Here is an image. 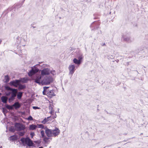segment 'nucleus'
Returning a JSON list of instances; mask_svg holds the SVG:
<instances>
[{
  "label": "nucleus",
  "mask_w": 148,
  "mask_h": 148,
  "mask_svg": "<svg viewBox=\"0 0 148 148\" xmlns=\"http://www.w3.org/2000/svg\"><path fill=\"white\" fill-rule=\"evenodd\" d=\"M41 76L37 75L32 77L34 82L40 85H48L52 83L53 81V77L50 76L46 77L42 79Z\"/></svg>",
  "instance_id": "obj_1"
},
{
  "label": "nucleus",
  "mask_w": 148,
  "mask_h": 148,
  "mask_svg": "<svg viewBox=\"0 0 148 148\" xmlns=\"http://www.w3.org/2000/svg\"><path fill=\"white\" fill-rule=\"evenodd\" d=\"M22 143L23 144L27 145L29 147L34 146V144L32 141L29 138H22L21 139Z\"/></svg>",
  "instance_id": "obj_2"
},
{
  "label": "nucleus",
  "mask_w": 148,
  "mask_h": 148,
  "mask_svg": "<svg viewBox=\"0 0 148 148\" xmlns=\"http://www.w3.org/2000/svg\"><path fill=\"white\" fill-rule=\"evenodd\" d=\"M39 69L36 67V66L31 67V69L28 73V75L29 77H31L33 75L39 72Z\"/></svg>",
  "instance_id": "obj_3"
},
{
  "label": "nucleus",
  "mask_w": 148,
  "mask_h": 148,
  "mask_svg": "<svg viewBox=\"0 0 148 148\" xmlns=\"http://www.w3.org/2000/svg\"><path fill=\"white\" fill-rule=\"evenodd\" d=\"M50 72V70L48 68H44L41 71V75L36 74L35 76L40 75L41 76V77H42L43 76L49 75Z\"/></svg>",
  "instance_id": "obj_4"
},
{
  "label": "nucleus",
  "mask_w": 148,
  "mask_h": 148,
  "mask_svg": "<svg viewBox=\"0 0 148 148\" xmlns=\"http://www.w3.org/2000/svg\"><path fill=\"white\" fill-rule=\"evenodd\" d=\"M14 126L16 130L18 131L23 130L25 128V126L19 123H15Z\"/></svg>",
  "instance_id": "obj_5"
},
{
  "label": "nucleus",
  "mask_w": 148,
  "mask_h": 148,
  "mask_svg": "<svg viewBox=\"0 0 148 148\" xmlns=\"http://www.w3.org/2000/svg\"><path fill=\"white\" fill-rule=\"evenodd\" d=\"M99 23L98 22L94 21L90 25V27L91 30H95L98 29L99 27Z\"/></svg>",
  "instance_id": "obj_6"
},
{
  "label": "nucleus",
  "mask_w": 148,
  "mask_h": 148,
  "mask_svg": "<svg viewBox=\"0 0 148 148\" xmlns=\"http://www.w3.org/2000/svg\"><path fill=\"white\" fill-rule=\"evenodd\" d=\"M20 81L19 80L16 79L10 81L9 84L11 86H14L15 87H17L20 84Z\"/></svg>",
  "instance_id": "obj_7"
},
{
  "label": "nucleus",
  "mask_w": 148,
  "mask_h": 148,
  "mask_svg": "<svg viewBox=\"0 0 148 148\" xmlns=\"http://www.w3.org/2000/svg\"><path fill=\"white\" fill-rule=\"evenodd\" d=\"M124 41L128 42H132V40L130 38V36L128 34L125 33L122 36Z\"/></svg>",
  "instance_id": "obj_8"
},
{
  "label": "nucleus",
  "mask_w": 148,
  "mask_h": 148,
  "mask_svg": "<svg viewBox=\"0 0 148 148\" xmlns=\"http://www.w3.org/2000/svg\"><path fill=\"white\" fill-rule=\"evenodd\" d=\"M68 69L69 71V74L72 76L76 69L75 65L74 64L70 65L69 66Z\"/></svg>",
  "instance_id": "obj_9"
},
{
  "label": "nucleus",
  "mask_w": 148,
  "mask_h": 148,
  "mask_svg": "<svg viewBox=\"0 0 148 148\" xmlns=\"http://www.w3.org/2000/svg\"><path fill=\"white\" fill-rule=\"evenodd\" d=\"M60 132V130L57 128L56 127L54 130H52V136L56 137L59 134Z\"/></svg>",
  "instance_id": "obj_10"
},
{
  "label": "nucleus",
  "mask_w": 148,
  "mask_h": 148,
  "mask_svg": "<svg viewBox=\"0 0 148 148\" xmlns=\"http://www.w3.org/2000/svg\"><path fill=\"white\" fill-rule=\"evenodd\" d=\"M45 132L46 134L48 137H50L52 136V130L48 129L46 127Z\"/></svg>",
  "instance_id": "obj_11"
},
{
  "label": "nucleus",
  "mask_w": 148,
  "mask_h": 148,
  "mask_svg": "<svg viewBox=\"0 0 148 148\" xmlns=\"http://www.w3.org/2000/svg\"><path fill=\"white\" fill-rule=\"evenodd\" d=\"M16 92H12L11 96L9 99V101L10 102H11L13 101L15 99V97L16 96Z\"/></svg>",
  "instance_id": "obj_12"
},
{
  "label": "nucleus",
  "mask_w": 148,
  "mask_h": 148,
  "mask_svg": "<svg viewBox=\"0 0 148 148\" xmlns=\"http://www.w3.org/2000/svg\"><path fill=\"white\" fill-rule=\"evenodd\" d=\"M47 95L49 97L51 98L52 97L55 96L53 90H49L47 89Z\"/></svg>",
  "instance_id": "obj_13"
},
{
  "label": "nucleus",
  "mask_w": 148,
  "mask_h": 148,
  "mask_svg": "<svg viewBox=\"0 0 148 148\" xmlns=\"http://www.w3.org/2000/svg\"><path fill=\"white\" fill-rule=\"evenodd\" d=\"M8 99V97L5 96H2L1 98V100L2 102L4 103H7Z\"/></svg>",
  "instance_id": "obj_14"
},
{
  "label": "nucleus",
  "mask_w": 148,
  "mask_h": 148,
  "mask_svg": "<svg viewBox=\"0 0 148 148\" xmlns=\"http://www.w3.org/2000/svg\"><path fill=\"white\" fill-rule=\"evenodd\" d=\"M5 88L6 90H11L12 92H16L17 91V89L14 88H12L8 86H5Z\"/></svg>",
  "instance_id": "obj_15"
},
{
  "label": "nucleus",
  "mask_w": 148,
  "mask_h": 148,
  "mask_svg": "<svg viewBox=\"0 0 148 148\" xmlns=\"http://www.w3.org/2000/svg\"><path fill=\"white\" fill-rule=\"evenodd\" d=\"M13 107H14L15 109H17L19 108L20 106L21 105L20 103L18 102H15L14 104L12 105Z\"/></svg>",
  "instance_id": "obj_16"
},
{
  "label": "nucleus",
  "mask_w": 148,
  "mask_h": 148,
  "mask_svg": "<svg viewBox=\"0 0 148 148\" xmlns=\"http://www.w3.org/2000/svg\"><path fill=\"white\" fill-rule=\"evenodd\" d=\"M49 88V87L45 86L43 87V91L42 92L43 95H47V89Z\"/></svg>",
  "instance_id": "obj_17"
},
{
  "label": "nucleus",
  "mask_w": 148,
  "mask_h": 148,
  "mask_svg": "<svg viewBox=\"0 0 148 148\" xmlns=\"http://www.w3.org/2000/svg\"><path fill=\"white\" fill-rule=\"evenodd\" d=\"M37 128V126L36 125L32 124L30 125L29 126V129L31 130H35Z\"/></svg>",
  "instance_id": "obj_18"
},
{
  "label": "nucleus",
  "mask_w": 148,
  "mask_h": 148,
  "mask_svg": "<svg viewBox=\"0 0 148 148\" xmlns=\"http://www.w3.org/2000/svg\"><path fill=\"white\" fill-rule=\"evenodd\" d=\"M73 62L74 63L76 64L79 65L81 63V62H80L79 60H78L76 58H74L73 60Z\"/></svg>",
  "instance_id": "obj_19"
},
{
  "label": "nucleus",
  "mask_w": 148,
  "mask_h": 148,
  "mask_svg": "<svg viewBox=\"0 0 148 148\" xmlns=\"http://www.w3.org/2000/svg\"><path fill=\"white\" fill-rule=\"evenodd\" d=\"M23 93L22 92H19L17 95V98L18 99H21L23 95Z\"/></svg>",
  "instance_id": "obj_20"
},
{
  "label": "nucleus",
  "mask_w": 148,
  "mask_h": 148,
  "mask_svg": "<svg viewBox=\"0 0 148 148\" xmlns=\"http://www.w3.org/2000/svg\"><path fill=\"white\" fill-rule=\"evenodd\" d=\"M18 89L19 90H21L22 89H25L26 88V86L25 85H22L21 84H19V85H18Z\"/></svg>",
  "instance_id": "obj_21"
},
{
  "label": "nucleus",
  "mask_w": 148,
  "mask_h": 148,
  "mask_svg": "<svg viewBox=\"0 0 148 148\" xmlns=\"http://www.w3.org/2000/svg\"><path fill=\"white\" fill-rule=\"evenodd\" d=\"M28 81V79L27 78H23L21 79V81L23 83H27Z\"/></svg>",
  "instance_id": "obj_22"
},
{
  "label": "nucleus",
  "mask_w": 148,
  "mask_h": 148,
  "mask_svg": "<svg viewBox=\"0 0 148 148\" xmlns=\"http://www.w3.org/2000/svg\"><path fill=\"white\" fill-rule=\"evenodd\" d=\"M22 131H18L19 132H18V134L21 136H23L25 134V132L23 130H22Z\"/></svg>",
  "instance_id": "obj_23"
},
{
  "label": "nucleus",
  "mask_w": 148,
  "mask_h": 148,
  "mask_svg": "<svg viewBox=\"0 0 148 148\" xmlns=\"http://www.w3.org/2000/svg\"><path fill=\"white\" fill-rule=\"evenodd\" d=\"M5 106L6 108L9 110H12L13 109V106L12 105V106L8 105H6Z\"/></svg>",
  "instance_id": "obj_24"
},
{
  "label": "nucleus",
  "mask_w": 148,
  "mask_h": 148,
  "mask_svg": "<svg viewBox=\"0 0 148 148\" xmlns=\"http://www.w3.org/2000/svg\"><path fill=\"white\" fill-rule=\"evenodd\" d=\"M5 82H8L10 80V78L8 75H6L5 77Z\"/></svg>",
  "instance_id": "obj_25"
},
{
  "label": "nucleus",
  "mask_w": 148,
  "mask_h": 148,
  "mask_svg": "<svg viewBox=\"0 0 148 148\" xmlns=\"http://www.w3.org/2000/svg\"><path fill=\"white\" fill-rule=\"evenodd\" d=\"M49 117H47V118H45L42 122L43 124H45L47 121H49L48 119L49 118Z\"/></svg>",
  "instance_id": "obj_26"
},
{
  "label": "nucleus",
  "mask_w": 148,
  "mask_h": 148,
  "mask_svg": "<svg viewBox=\"0 0 148 148\" xmlns=\"http://www.w3.org/2000/svg\"><path fill=\"white\" fill-rule=\"evenodd\" d=\"M43 141L45 143H47L48 142V140L49 138L46 137V136H45V137H43Z\"/></svg>",
  "instance_id": "obj_27"
},
{
  "label": "nucleus",
  "mask_w": 148,
  "mask_h": 148,
  "mask_svg": "<svg viewBox=\"0 0 148 148\" xmlns=\"http://www.w3.org/2000/svg\"><path fill=\"white\" fill-rule=\"evenodd\" d=\"M10 140H14L17 139V138L16 136H10Z\"/></svg>",
  "instance_id": "obj_28"
},
{
  "label": "nucleus",
  "mask_w": 148,
  "mask_h": 148,
  "mask_svg": "<svg viewBox=\"0 0 148 148\" xmlns=\"http://www.w3.org/2000/svg\"><path fill=\"white\" fill-rule=\"evenodd\" d=\"M40 134L42 138L45 137L46 136L45 135V131L43 130H41L40 132Z\"/></svg>",
  "instance_id": "obj_29"
},
{
  "label": "nucleus",
  "mask_w": 148,
  "mask_h": 148,
  "mask_svg": "<svg viewBox=\"0 0 148 148\" xmlns=\"http://www.w3.org/2000/svg\"><path fill=\"white\" fill-rule=\"evenodd\" d=\"M83 58V56L82 55H81L78 57V59L79 60L80 62H81Z\"/></svg>",
  "instance_id": "obj_30"
},
{
  "label": "nucleus",
  "mask_w": 148,
  "mask_h": 148,
  "mask_svg": "<svg viewBox=\"0 0 148 148\" xmlns=\"http://www.w3.org/2000/svg\"><path fill=\"white\" fill-rule=\"evenodd\" d=\"M50 73H51L53 75H56V71L55 70H50Z\"/></svg>",
  "instance_id": "obj_31"
},
{
  "label": "nucleus",
  "mask_w": 148,
  "mask_h": 148,
  "mask_svg": "<svg viewBox=\"0 0 148 148\" xmlns=\"http://www.w3.org/2000/svg\"><path fill=\"white\" fill-rule=\"evenodd\" d=\"M11 94V92H7L5 93V95L7 97L9 96Z\"/></svg>",
  "instance_id": "obj_32"
},
{
  "label": "nucleus",
  "mask_w": 148,
  "mask_h": 148,
  "mask_svg": "<svg viewBox=\"0 0 148 148\" xmlns=\"http://www.w3.org/2000/svg\"><path fill=\"white\" fill-rule=\"evenodd\" d=\"M2 109H3V112L4 114L7 112L8 110L4 108H3Z\"/></svg>",
  "instance_id": "obj_33"
},
{
  "label": "nucleus",
  "mask_w": 148,
  "mask_h": 148,
  "mask_svg": "<svg viewBox=\"0 0 148 148\" xmlns=\"http://www.w3.org/2000/svg\"><path fill=\"white\" fill-rule=\"evenodd\" d=\"M27 119L29 121H31L33 120V119L31 116H29V117Z\"/></svg>",
  "instance_id": "obj_34"
},
{
  "label": "nucleus",
  "mask_w": 148,
  "mask_h": 148,
  "mask_svg": "<svg viewBox=\"0 0 148 148\" xmlns=\"http://www.w3.org/2000/svg\"><path fill=\"white\" fill-rule=\"evenodd\" d=\"M38 126L39 128H41L42 129L44 128V126L42 124H39L38 125Z\"/></svg>",
  "instance_id": "obj_35"
},
{
  "label": "nucleus",
  "mask_w": 148,
  "mask_h": 148,
  "mask_svg": "<svg viewBox=\"0 0 148 148\" xmlns=\"http://www.w3.org/2000/svg\"><path fill=\"white\" fill-rule=\"evenodd\" d=\"M10 130L12 132H14L15 130L13 128H11L10 129Z\"/></svg>",
  "instance_id": "obj_36"
},
{
  "label": "nucleus",
  "mask_w": 148,
  "mask_h": 148,
  "mask_svg": "<svg viewBox=\"0 0 148 148\" xmlns=\"http://www.w3.org/2000/svg\"><path fill=\"white\" fill-rule=\"evenodd\" d=\"M33 109L35 110H36L37 109H39L40 108H39L36 106H33Z\"/></svg>",
  "instance_id": "obj_37"
},
{
  "label": "nucleus",
  "mask_w": 148,
  "mask_h": 148,
  "mask_svg": "<svg viewBox=\"0 0 148 148\" xmlns=\"http://www.w3.org/2000/svg\"><path fill=\"white\" fill-rule=\"evenodd\" d=\"M34 132L31 133L30 134V135L32 137V138L34 135Z\"/></svg>",
  "instance_id": "obj_38"
},
{
  "label": "nucleus",
  "mask_w": 148,
  "mask_h": 148,
  "mask_svg": "<svg viewBox=\"0 0 148 148\" xmlns=\"http://www.w3.org/2000/svg\"><path fill=\"white\" fill-rule=\"evenodd\" d=\"M101 45L102 46H106V44L104 42H102L101 44Z\"/></svg>",
  "instance_id": "obj_39"
},
{
  "label": "nucleus",
  "mask_w": 148,
  "mask_h": 148,
  "mask_svg": "<svg viewBox=\"0 0 148 148\" xmlns=\"http://www.w3.org/2000/svg\"><path fill=\"white\" fill-rule=\"evenodd\" d=\"M49 110H50V111L52 110V107H51V106H50L49 107Z\"/></svg>",
  "instance_id": "obj_40"
},
{
  "label": "nucleus",
  "mask_w": 148,
  "mask_h": 148,
  "mask_svg": "<svg viewBox=\"0 0 148 148\" xmlns=\"http://www.w3.org/2000/svg\"><path fill=\"white\" fill-rule=\"evenodd\" d=\"M52 112V110L50 111V113H51Z\"/></svg>",
  "instance_id": "obj_41"
},
{
  "label": "nucleus",
  "mask_w": 148,
  "mask_h": 148,
  "mask_svg": "<svg viewBox=\"0 0 148 148\" xmlns=\"http://www.w3.org/2000/svg\"><path fill=\"white\" fill-rule=\"evenodd\" d=\"M1 39H0V44L1 43Z\"/></svg>",
  "instance_id": "obj_42"
},
{
  "label": "nucleus",
  "mask_w": 148,
  "mask_h": 148,
  "mask_svg": "<svg viewBox=\"0 0 148 148\" xmlns=\"http://www.w3.org/2000/svg\"><path fill=\"white\" fill-rule=\"evenodd\" d=\"M38 148H43V147H40Z\"/></svg>",
  "instance_id": "obj_43"
},
{
  "label": "nucleus",
  "mask_w": 148,
  "mask_h": 148,
  "mask_svg": "<svg viewBox=\"0 0 148 148\" xmlns=\"http://www.w3.org/2000/svg\"><path fill=\"white\" fill-rule=\"evenodd\" d=\"M0 148H2V147H0Z\"/></svg>",
  "instance_id": "obj_44"
},
{
  "label": "nucleus",
  "mask_w": 148,
  "mask_h": 148,
  "mask_svg": "<svg viewBox=\"0 0 148 148\" xmlns=\"http://www.w3.org/2000/svg\"><path fill=\"white\" fill-rule=\"evenodd\" d=\"M33 27V28H35V27Z\"/></svg>",
  "instance_id": "obj_45"
}]
</instances>
